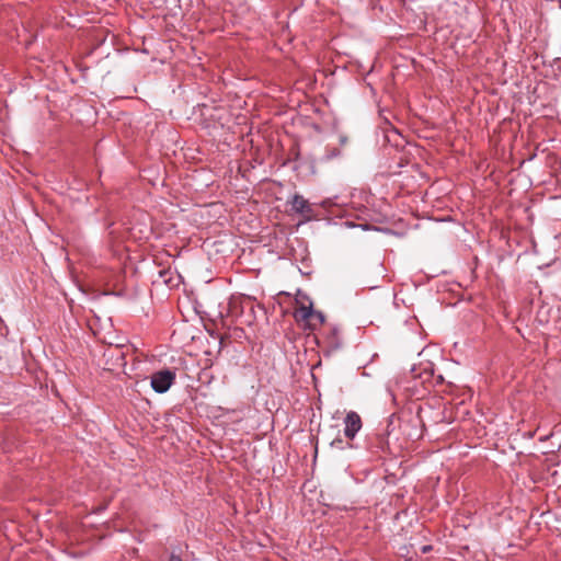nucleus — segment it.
Wrapping results in <instances>:
<instances>
[{
    "label": "nucleus",
    "instance_id": "7ed1b4c3",
    "mask_svg": "<svg viewBox=\"0 0 561 561\" xmlns=\"http://www.w3.org/2000/svg\"><path fill=\"white\" fill-rule=\"evenodd\" d=\"M288 204L291 210L299 215H309L312 210L309 202L299 194H295Z\"/></svg>",
    "mask_w": 561,
    "mask_h": 561
},
{
    "label": "nucleus",
    "instance_id": "423d86ee",
    "mask_svg": "<svg viewBox=\"0 0 561 561\" xmlns=\"http://www.w3.org/2000/svg\"><path fill=\"white\" fill-rule=\"evenodd\" d=\"M331 447L333 448H336V449H344L346 446L347 447H352L351 444H347L345 443L341 437H336L334 438L331 443H330Z\"/></svg>",
    "mask_w": 561,
    "mask_h": 561
},
{
    "label": "nucleus",
    "instance_id": "f03ea898",
    "mask_svg": "<svg viewBox=\"0 0 561 561\" xmlns=\"http://www.w3.org/2000/svg\"><path fill=\"white\" fill-rule=\"evenodd\" d=\"M362 428V419L358 413L350 411L344 419V435L353 439Z\"/></svg>",
    "mask_w": 561,
    "mask_h": 561
},
{
    "label": "nucleus",
    "instance_id": "1a4fd4ad",
    "mask_svg": "<svg viewBox=\"0 0 561 561\" xmlns=\"http://www.w3.org/2000/svg\"><path fill=\"white\" fill-rule=\"evenodd\" d=\"M339 140H340V144L343 146V145H345L347 142V137L344 136V135H341Z\"/></svg>",
    "mask_w": 561,
    "mask_h": 561
},
{
    "label": "nucleus",
    "instance_id": "0eeeda50",
    "mask_svg": "<svg viewBox=\"0 0 561 561\" xmlns=\"http://www.w3.org/2000/svg\"><path fill=\"white\" fill-rule=\"evenodd\" d=\"M341 154V151L336 148H327L324 159L331 160L337 158Z\"/></svg>",
    "mask_w": 561,
    "mask_h": 561
},
{
    "label": "nucleus",
    "instance_id": "39448f33",
    "mask_svg": "<svg viewBox=\"0 0 561 561\" xmlns=\"http://www.w3.org/2000/svg\"><path fill=\"white\" fill-rule=\"evenodd\" d=\"M324 322V314L321 311L312 310V324H314L311 329L316 328L318 324H322Z\"/></svg>",
    "mask_w": 561,
    "mask_h": 561
},
{
    "label": "nucleus",
    "instance_id": "f257e3e1",
    "mask_svg": "<svg viewBox=\"0 0 561 561\" xmlns=\"http://www.w3.org/2000/svg\"><path fill=\"white\" fill-rule=\"evenodd\" d=\"M176 374L171 369H161L153 373L150 377V386L157 393L167 392L175 382Z\"/></svg>",
    "mask_w": 561,
    "mask_h": 561
},
{
    "label": "nucleus",
    "instance_id": "6e6552de",
    "mask_svg": "<svg viewBox=\"0 0 561 561\" xmlns=\"http://www.w3.org/2000/svg\"><path fill=\"white\" fill-rule=\"evenodd\" d=\"M169 561H183L179 556L172 553Z\"/></svg>",
    "mask_w": 561,
    "mask_h": 561
},
{
    "label": "nucleus",
    "instance_id": "9d476101",
    "mask_svg": "<svg viewBox=\"0 0 561 561\" xmlns=\"http://www.w3.org/2000/svg\"><path fill=\"white\" fill-rule=\"evenodd\" d=\"M431 550H432V546H424V547H422V552L423 553H426V552H428Z\"/></svg>",
    "mask_w": 561,
    "mask_h": 561
},
{
    "label": "nucleus",
    "instance_id": "20e7f679",
    "mask_svg": "<svg viewBox=\"0 0 561 561\" xmlns=\"http://www.w3.org/2000/svg\"><path fill=\"white\" fill-rule=\"evenodd\" d=\"M312 304L309 306L301 305L295 310L294 317L296 321L306 322L309 328H312L314 325L312 324Z\"/></svg>",
    "mask_w": 561,
    "mask_h": 561
}]
</instances>
